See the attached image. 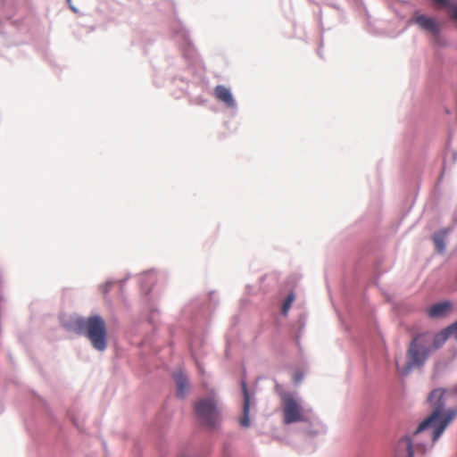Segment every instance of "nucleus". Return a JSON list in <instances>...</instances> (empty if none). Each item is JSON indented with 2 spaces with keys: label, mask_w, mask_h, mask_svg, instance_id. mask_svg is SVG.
<instances>
[{
  "label": "nucleus",
  "mask_w": 457,
  "mask_h": 457,
  "mask_svg": "<svg viewBox=\"0 0 457 457\" xmlns=\"http://www.w3.org/2000/svg\"><path fill=\"white\" fill-rule=\"evenodd\" d=\"M416 23L425 30H428L433 34H436L439 31L438 23L433 18L427 17L425 15H420L416 18Z\"/></svg>",
  "instance_id": "f8f14e48"
},
{
  "label": "nucleus",
  "mask_w": 457,
  "mask_h": 457,
  "mask_svg": "<svg viewBox=\"0 0 457 457\" xmlns=\"http://www.w3.org/2000/svg\"><path fill=\"white\" fill-rule=\"evenodd\" d=\"M73 324L75 330L85 336L96 350L103 352L106 349L107 329L102 317L94 315L88 318H78Z\"/></svg>",
  "instance_id": "7ed1b4c3"
},
{
  "label": "nucleus",
  "mask_w": 457,
  "mask_h": 457,
  "mask_svg": "<svg viewBox=\"0 0 457 457\" xmlns=\"http://www.w3.org/2000/svg\"><path fill=\"white\" fill-rule=\"evenodd\" d=\"M242 392L244 396L243 415L239 420V424L243 428L250 426L249 411H250V395L245 381L241 383Z\"/></svg>",
  "instance_id": "0eeeda50"
},
{
  "label": "nucleus",
  "mask_w": 457,
  "mask_h": 457,
  "mask_svg": "<svg viewBox=\"0 0 457 457\" xmlns=\"http://www.w3.org/2000/svg\"><path fill=\"white\" fill-rule=\"evenodd\" d=\"M295 301V295L293 293H290L286 300L284 301L283 303V305H282V313L284 315H287L288 310L290 309L291 307V304L292 303Z\"/></svg>",
  "instance_id": "2eb2a0df"
},
{
  "label": "nucleus",
  "mask_w": 457,
  "mask_h": 457,
  "mask_svg": "<svg viewBox=\"0 0 457 457\" xmlns=\"http://www.w3.org/2000/svg\"><path fill=\"white\" fill-rule=\"evenodd\" d=\"M428 401L432 408L430 415L419 425L411 436H409L416 450L421 453H425L432 448L435 442L457 415L456 409H445V391L442 389L433 390L429 394Z\"/></svg>",
  "instance_id": "f257e3e1"
},
{
  "label": "nucleus",
  "mask_w": 457,
  "mask_h": 457,
  "mask_svg": "<svg viewBox=\"0 0 457 457\" xmlns=\"http://www.w3.org/2000/svg\"><path fill=\"white\" fill-rule=\"evenodd\" d=\"M276 391L281 398L283 407V421L285 424H292L304 420L303 409L299 401L290 392H286L277 385Z\"/></svg>",
  "instance_id": "20e7f679"
},
{
  "label": "nucleus",
  "mask_w": 457,
  "mask_h": 457,
  "mask_svg": "<svg viewBox=\"0 0 457 457\" xmlns=\"http://www.w3.org/2000/svg\"><path fill=\"white\" fill-rule=\"evenodd\" d=\"M198 418L211 428L216 427L220 421V410L214 399H202L195 405Z\"/></svg>",
  "instance_id": "39448f33"
},
{
  "label": "nucleus",
  "mask_w": 457,
  "mask_h": 457,
  "mask_svg": "<svg viewBox=\"0 0 457 457\" xmlns=\"http://www.w3.org/2000/svg\"><path fill=\"white\" fill-rule=\"evenodd\" d=\"M446 236V231H440L434 235L433 241L436 245V248L438 253H442L445 251V237Z\"/></svg>",
  "instance_id": "ddd939ff"
},
{
  "label": "nucleus",
  "mask_w": 457,
  "mask_h": 457,
  "mask_svg": "<svg viewBox=\"0 0 457 457\" xmlns=\"http://www.w3.org/2000/svg\"><path fill=\"white\" fill-rule=\"evenodd\" d=\"M173 378L177 385L178 396L184 398L189 391V382L187 378L179 370L173 374Z\"/></svg>",
  "instance_id": "9d476101"
},
{
  "label": "nucleus",
  "mask_w": 457,
  "mask_h": 457,
  "mask_svg": "<svg viewBox=\"0 0 457 457\" xmlns=\"http://www.w3.org/2000/svg\"><path fill=\"white\" fill-rule=\"evenodd\" d=\"M452 309V303L450 302H441L433 304L428 310V315L430 318L436 319L445 316Z\"/></svg>",
  "instance_id": "6e6552de"
},
{
  "label": "nucleus",
  "mask_w": 457,
  "mask_h": 457,
  "mask_svg": "<svg viewBox=\"0 0 457 457\" xmlns=\"http://www.w3.org/2000/svg\"><path fill=\"white\" fill-rule=\"evenodd\" d=\"M216 98L224 103L228 107L233 108L236 104L233 96L228 88L224 86L219 85L214 88Z\"/></svg>",
  "instance_id": "1a4fd4ad"
},
{
  "label": "nucleus",
  "mask_w": 457,
  "mask_h": 457,
  "mask_svg": "<svg viewBox=\"0 0 457 457\" xmlns=\"http://www.w3.org/2000/svg\"><path fill=\"white\" fill-rule=\"evenodd\" d=\"M432 1L438 5H441L444 7H450L452 10L453 18L457 21V4H450L449 0H432Z\"/></svg>",
  "instance_id": "4468645a"
},
{
  "label": "nucleus",
  "mask_w": 457,
  "mask_h": 457,
  "mask_svg": "<svg viewBox=\"0 0 457 457\" xmlns=\"http://www.w3.org/2000/svg\"><path fill=\"white\" fill-rule=\"evenodd\" d=\"M415 445L411 443L410 436H405L400 438L394 450V457H413Z\"/></svg>",
  "instance_id": "423d86ee"
},
{
  "label": "nucleus",
  "mask_w": 457,
  "mask_h": 457,
  "mask_svg": "<svg viewBox=\"0 0 457 457\" xmlns=\"http://www.w3.org/2000/svg\"><path fill=\"white\" fill-rule=\"evenodd\" d=\"M451 333L453 332L452 328H450V326L437 334L434 335L429 333V337L431 339L430 346L432 347V352H435L436 349L441 347L447 340Z\"/></svg>",
  "instance_id": "9b49d317"
},
{
  "label": "nucleus",
  "mask_w": 457,
  "mask_h": 457,
  "mask_svg": "<svg viewBox=\"0 0 457 457\" xmlns=\"http://www.w3.org/2000/svg\"><path fill=\"white\" fill-rule=\"evenodd\" d=\"M430 341L429 332L415 336L408 345L405 363L400 366L398 361L395 362L398 371L403 375H406L413 369L423 367L433 353Z\"/></svg>",
  "instance_id": "f03ea898"
}]
</instances>
